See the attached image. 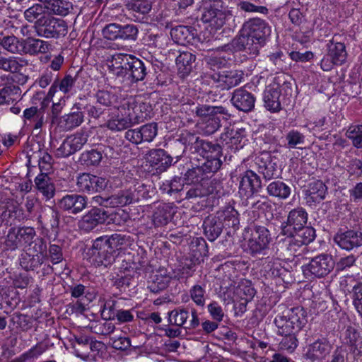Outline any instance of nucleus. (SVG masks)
Listing matches in <instances>:
<instances>
[{
    "mask_svg": "<svg viewBox=\"0 0 362 362\" xmlns=\"http://www.w3.org/2000/svg\"><path fill=\"white\" fill-rule=\"evenodd\" d=\"M144 105V104L138 105L133 96L122 99L117 107V112L110 115L105 126L111 131L121 132L139 124L144 117L137 111H141Z\"/></svg>",
    "mask_w": 362,
    "mask_h": 362,
    "instance_id": "f257e3e1",
    "label": "nucleus"
},
{
    "mask_svg": "<svg viewBox=\"0 0 362 362\" xmlns=\"http://www.w3.org/2000/svg\"><path fill=\"white\" fill-rule=\"evenodd\" d=\"M35 254L25 253L22 255L21 265L25 270H34L40 267L47 257V247L42 241L33 247Z\"/></svg>",
    "mask_w": 362,
    "mask_h": 362,
    "instance_id": "2eb2a0df",
    "label": "nucleus"
},
{
    "mask_svg": "<svg viewBox=\"0 0 362 362\" xmlns=\"http://www.w3.org/2000/svg\"><path fill=\"white\" fill-rule=\"evenodd\" d=\"M146 159L151 166L159 172L165 171L173 163V158L161 148L151 150Z\"/></svg>",
    "mask_w": 362,
    "mask_h": 362,
    "instance_id": "412c9836",
    "label": "nucleus"
},
{
    "mask_svg": "<svg viewBox=\"0 0 362 362\" xmlns=\"http://www.w3.org/2000/svg\"><path fill=\"white\" fill-rule=\"evenodd\" d=\"M130 54L115 53L107 61L108 69L113 74L122 76L127 75V67L131 59Z\"/></svg>",
    "mask_w": 362,
    "mask_h": 362,
    "instance_id": "a878e982",
    "label": "nucleus"
},
{
    "mask_svg": "<svg viewBox=\"0 0 362 362\" xmlns=\"http://www.w3.org/2000/svg\"><path fill=\"white\" fill-rule=\"evenodd\" d=\"M107 181L105 178L88 173H83L77 178V186L81 191L94 192L104 190Z\"/></svg>",
    "mask_w": 362,
    "mask_h": 362,
    "instance_id": "f3484780",
    "label": "nucleus"
},
{
    "mask_svg": "<svg viewBox=\"0 0 362 362\" xmlns=\"http://www.w3.org/2000/svg\"><path fill=\"white\" fill-rule=\"evenodd\" d=\"M280 94L279 86L276 83L267 86L264 91V106L270 112H276L281 109Z\"/></svg>",
    "mask_w": 362,
    "mask_h": 362,
    "instance_id": "393cba45",
    "label": "nucleus"
},
{
    "mask_svg": "<svg viewBox=\"0 0 362 362\" xmlns=\"http://www.w3.org/2000/svg\"><path fill=\"white\" fill-rule=\"evenodd\" d=\"M84 121V114L81 111H74L63 115L59 122L60 128L70 131L79 127Z\"/></svg>",
    "mask_w": 362,
    "mask_h": 362,
    "instance_id": "473e14b6",
    "label": "nucleus"
},
{
    "mask_svg": "<svg viewBox=\"0 0 362 362\" xmlns=\"http://www.w3.org/2000/svg\"><path fill=\"white\" fill-rule=\"evenodd\" d=\"M35 185L37 191L47 199L52 198L55 193L54 185L45 173H41L35 178Z\"/></svg>",
    "mask_w": 362,
    "mask_h": 362,
    "instance_id": "7c9ffc66",
    "label": "nucleus"
},
{
    "mask_svg": "<svg viewBox=\"0 0 362 362\" xmlns=\"http://www.w3.org/2000/svg\"><path fill=\"white\" fill-rule=\"evenodd\" d=\"M347 57L346 47L344 43L332 40L327 45V53L320 62L322 70L329 71L335 66L344 64Z\"/></svg>",
    "mask_w": 362,
    "mask_h": 362,
    "instance_id": "0eeeda50",
    "label": "nucleus"
},
{
    "mask_svg": "<svg viewBox=\"0 0 362 362\" xmlns=\"http://www.w3.org/2000/svg\"><path fill=\"white\" fill-rule=\"evenodd\" d=\"M34 28L37 36L45 38L59 39L68 33L67 23L53 16H42L36 21Z\"/></svg>",
    "mask_w": 362,
    "mask_h": 362,
    "instance_id": "39448f33",
    "label": "nucleus"
},
{
    "mask_svg": "<svg viewBox=\"0 0 362 362\" xmlns=\"http://www.w3.org/2000/svg\"><path fill=\"white\" fill-rule=\"evenodd\" d=\"M327 189L326 185L321 180L313 181L303 190L304 199L309 205L319 203L325 198Z\"/></svg>",
    "mask_w": 362,
    "mask_h": 362,
    "instance_id": "4be33fe9",
    "label": "nucleus"
},
{
    "mask_svg": "<svg viewBox=\"0 0 362 362\" xmlns=\"http://www.w3.org/2000/svg\"><path fill=\"white\" fill-rule=\"evenodd\" d=\"M87 204V198L77 194H66L58 202L59 209L73 214L81 212Z\"/></svg>",
    "mask_w": 362,
    "mask_h": 362,
    "instance_id": "a211bd4d",
    "label": "nucleus"
},
{
    "mask_svg": "<svg viewBox=\"0 0 362 362\" xmlns=\"http://www.w3.org/2000/svg\"><path fill=\"white\" fill-rule=\"evenodd\" d=\"M243 78V72L238 70L223 71L211 75L214 83L222 90H228L238 86Z\"/></svg>",
    "mask_w": 362,
    "mask_h": 362,
    "instance_id": "4468645a",
    "label": "nucleus"
},
{
    "mask_svg": "<svg viewBox=\"0 0 362 362\" xmlns=\"http://www.w3.org/2000/svg\"><path fill=\"white\" fill-rule=\"evenodd\" d=\"M175 213V211L173 206L168 204L160 205L153 214L152 221L154 226L159 227L166 225L171 220Z\"/></svg>",
    "mask_w": 362,
    "mask_h": 362,
    "instance_id": "2f4dec72",
    "label": "nucleus"
},
{
    "mask_svg": "<svg viewBox=\"0 0 362 362\" xmlns=\"http://www.w3.org/2000/svg\"><path fill=\"white\" fill-rule=\"evenodd\" d=\"M42 5L49 15L67 16L73 9V4L69 0H37Z\"/></svg>",
    "mask_w": 362,
    "mask_h": 362,
    "instance_id": "5701e85b",
    "label": "nucleus"
},
{
    "mask_svg": "<svg viewBox=\"0 0 362 362\" xmlns=\"http://www.w3.org/2000/svg\"><path fill=\"white\" fill-rule=\"evenodd\" d=\"M204 233L210 241L215 240L222 232V224L214 219L206 220L204 223Z\"/></svg>",
    "mask_w": 362,
    "mask_h": 362,
    "instance_id": "09e8293b",
    "label": "nucleus"
},
{
    "mask_svg": "<svg viewBox=\"0 0 362 362\" xmlns=\"http://www.w3.org/2000/svg\"><path fill=\"white\" fill-rule=\"evenodd\" d=\"M332 345L326 341H316L310 344L307 351V356L312 361L325 358L332 351Z\"/></svg>",
    "mask_w": 362,
    "mask_h": 362,
    "instance_id": "bb28decb",
    "label": "nucleus"
},
{
    "mask_svg": "<svg viewBox=\"0 0 362 362\" xmlns=\"http://www.w3.org/2000/svg\"><path fill=\"white\" fill-rule=\"evenodd\" d=\"M124 238L121 234L98 238L89 250L90 262L95 267L106 268L113 264L117 252L122 249Z\"/></svg>",
    "mask_w": 362,
    "mask_h": 362,
    "instance_id": "f03ea898",
    "label": "nucleus"
},
{
    "mask_svg": "<svg viewBox=\"0 0 362 362\" xmlns=\"http://www.w3.org/2000/svg\"><path fill=\"white\" fill-rule=\"evenodd\" d=\"M279 347L281 350L286 351L288 352H293L297 347V339L296 333L288 334L284 335L283 338L279 342Z\"/></svg>",
    "mask_w": 362,
    "mask_h": 362,
    "instance_id": "052dcab7",
    "label": "nucleus"
},
{
    "mask_svg": "<svg viewBox=\"0 0 362 362\" xmlns=\"http://www.w3.org/2000/svg\"><path fill=\"white\" fill-rule=\"evenodd\" d=\"M108 218L106 211L93 207L84 214L78 221V228L85 232H89L98 225L104 223Z\"/></svg>",
    "mask_w": 362,
    "mask_h": 362,
    "instance_id": "ddd939ff",
    "label": "nucleus"
},
{
    "mask_svg": "<svg viewBox=\"0 0 362 362\" xmlns=\"http://www.w3.org/2000/svg\"><path fill=\"white\" fill-rule=\"evenodd\" d=\"M102 159V154L100 151L91 150L83 153L81 156V160L86 165H96Z\"/></svg>",
    "mask_w": 362,
    "mask_h": 362,
    "instance_id": "680f3d73",
    "label": "nucleus"
},
{
    "mask_svg": "<svg viewBox=\"0 0 362 362\" xmlns=\"http://www.w3.org/2000/svg\"><path fill=\"white\" fill-rule=\"evenodd\" d=\"M134 199L133 192L129 190L123 191L112 197V203L117 206H123L129 204Z\"/></svg>",
    "mask_w": 362,
    "mask_h": 362,
    "instance_id": "e2e57ef3",
    "label": "nucleus"
},
{
    "mask_svg": "<svg viewBox=\"0 0 362 362\" xmlns=\"http://www.w3.org/2000/svg\"><path fill=\"white\" fill-rule=\"evenodd\" d=\"M228 55L229 54L222 51L215 52L207 59V64L213 70L222 68L226 65L230 59Z\"/></svg>",
    "mask_w": 362,
    "mask_h": 362,
    "instance_id": "49530a36",
    "label": "nucleus"
},
{
    "mask_svg": "<svg viewBox=\"0 0 362 362\" xmlns=\"http://www.w3.org/2000/svg\"><path fill=\"white\" fill-rule=\"evenodd\" d=\"M88 135L85 132H78L68 136L57 149V154L67 157L81 149L88 141Z\"/></svg>",
    "mask_w": 362,
    "mask_h": 362,
    "instance_id": "9b49d317",
    "label": "nucleus"
},
{
    "mask_svg": "<svg viewBox=\"0 0 362 362\" xmlns=\"http://www.w3.org/2000/svg\"><path fill=\"white\" fill-rule=\"evenodd\" d=\"M288 148H296L298 145H302L305 142V136L298 130H291L286 135Z\"/></svg>",
    "mask_w": 362,
    "mask_h": 362,
    "instance_id": "bf43d9fd",
    "label": "nucleus"
},
{
    "mask_svg": "<svg viewBox=\"0 0 362 362\" xmlns=\"http://www.w3.org/2000/svg\"><path fill=\"white\" fill-rule=\"evenodd\" d=\"M357 148H362V124H354L349 127L345 134Z\"/></svg>",
    "mask_w": 362,
    "mask_h": 362,
    "instance_id": "3c124183",
    "label": "nucleus"
},
{
    "mask_svg": "<svg viewBox=\"0 0 362 362\" xmlns=\"http://www.w3.org/2000/svg\"><path fill=\"white\" fill-rule=\"evenodd\" d=\"M201 20L215 29L221 28L233 18L232 11L225 6L221 0H206L200 7Z\"/></svg>",
    "mask_w": 362,
    "mask_h": 362,
    "instance_id": "7ed1b4c3",
    "label": "nucleus"
},
{
    "mask_svg": "<svg viewBox=\"0 0 362 362\" xmlns=\"http://www.w3.org/2000/svg\"><path fill=\"white\" fill-rule=\"evenodd\" d=\"M195 112L197 116L208 119L214 114L226 115L227 110L223 107L202 105L196 107Z\"/></svg>",
    "mask_w": 362,
    "mask_h": 362,
    "instance_id": "864d4df0",
    "label": "nucleus"
},
{
    "mask_svg": "<svg viewBox=\"0 0 362 362\" xmlns=\"http://www.w3.org/2000/svg\"><path fill=\"white\" fill-rule=\"evenodd\" d=\"M170 35L175 43L185 45L194 40V30L192 27L179 25L171 29Z\"/></svg>",
    "mask_w": 362,
    "mask_h": 362,
    "instance_id": "cd10ccee",
    "label": "nucleus"
},
{
    "mask_svg": "<svg viewBox=\"0 0 362 362\" xmlns=\"http://www.w3.org/2000/svg\"><path fill=\"white\" fill-rule=\"evenodd\" d=\"M242 30L245 35L257 39L263 44L271 34V28L260 18L250 19L244 23Z\"/></svg>",
    "mask_w": 362,
    "mask_h": 362,
    "instance_id": "f8f14e48",
    "label": "nucleus"
},
{
    "mask_svg": "<svg viewBox=\"0 0 362 362\" xmlns=\"http://www.w3.org/2000/svg\"><path fill=\"white\" fill-rule=\"evenodd\" d=\"M354 305L362 317V283L356 284L352 288Z\"/></svg>",
    "mask_w": 362,
    "mask_h": 362,
    "instance_id": "0e129e2a",
    "label": "nucleus"
},
{
    "mask_svg": "<svg viewBox=\"0 0 362 362\" xmlns=\"http://www.w3.org/2000/svg\"><path fill=\"white\" fill-rule=\"evenodd\" d=\"M195 59V55L190 52H180L175 61L179 73L183 76L189 74L192 69V63Z\"/></svg>",
    "mask_w": 362,
    "mask_h": 362,
    "instance_id": "4c0bfd02",
    "label": "nucleus"
},
{
    "mask_svg": "<svg viewBox=\"0 0 362 362\" xmlns=\"http://www.w3.org/2000/svg\"><path fill=\"white\" fill-rule=\"evenodd\" d=\"M308 221V214L303 208H297L291 210L287 217L286 225L283 228L284 234H289L300 229L305 226Z\"/></svg>",
    "mask_w": 362,
    "mask_h": 362,
    "instance_id": "6ab92c4d",
    "label": "nucleus"
},
{
    "mask_svg": "<svg viewBox=\"0 0 362 362\" xmlns=\"http://www.w3.org/2000/svg\"><path fill=\"white\" fill-rule=\"evenodd\" d=\"M221 218L226 226L235 227L239 224L238 213L233 207L228 206L222 212Z\"/></svg>",
    "mask_w": 362,
    "mask_h": 362,
    "instance_id": "13d9d810",
    "label": "nucleus"
},
{
    "mask_svg": "<svg viewBox=\"0 0 362 362\" xmlns=\"http://www.w3.org/2000/svg\"><path fill=\"white\" fill-rule=\"evenodd\" d=\"M22 64H20L18 59L16 57H0V69L12 73L18 72L21 70Z\"/></svg>",
    "mask_w": 362,
    "mask_h": 362,
    "instance_id": "4d7b16f0",
    "label": "nucleus"
},
{
    "mask_svg": "<svg viewBox=\"0 0 362 362\" xmlns=\"http://www.w3.org/2000/svg\"><path fill=\"white\" fill-rule=\"evenodd\" d=\"M96 103L101 106L109 107H118L116 105L117 101V95L111 90H99L95 94Z\"/></svg>",
    "mask_w": 362,
    "mask_h": 362,
    "instance_id": "79ce46f5",
    "label": "nucleus"
},
{
    "mask_svg": "<svg viewBox=\"0 0 362 362\" xmlns=\"http://www.w3.org/2000/svg\"><path fill=\"white\" fill-rule=\"evenodd\" d=\"M259 40L253 38L241 30L240 34L237 39V45L240 49L246 51L250 54L256 55L259 52V49L263 45Z\"/></svg>",
    "mask_w": 362,
    "mask_h": 362,
    "instance_id": "c85d7f7f",
    "label": "nucleus"
},
{
    "mask_svg": "<svg viewBox=\"0 0 362 362\" xmlns=\"http://www.w3.org/2000/svg\"><path fill=\"white\" fill-rule=\"evenodd\" d=\"M125 6L132 12L146 14L151 10L152 5L150 0H127Z\"/></svg>",
    "mask_w": 362,
    "mask_h": 362,
    "instance_id": "a18cd8bd",
    "label": "nucleus"
},
{
    "mask_svg": "<svg viewBox=\"0 0 362 362\" xmlns=\"http://www.w3.org/2000/svg\"><path fill=\"white\" fill-rule=\"evenodd\" d=\"M334 241L341 249L351 250L362 245V232L355 230H339L334 235Z\"/></svg>",
    "mask_w": 362,
    "mask_h": 362,
    "instance_id": "dca6fc26",
    "label": "nucleus"
},
{
    "mask_svg": "<svg viewBox=\"0 0 362 362\" xmlns=\"http://www.w3.org/2000/svg\"><path fill=\"white\" fill-rule=\"evenodd\" d=\"M351 176L359 177L362 175V161L358 158H352L346 167Z\"/></svg>",
    "mask_w": 362,
    "mask_h": 362,
    "instance_id": "774afa93",
    "label": "nucleus"
},
{
    "mask_svg": "<svg viewBox=\"0 0 362 362\" xmlns=\"http://www.w3.org/2000/svg\"><path fill=\"white\" fill-rule=\"evenodd\" d=\"M191 300L199 307H204L206 303V290L205 284H196L189 290Z\"/></svg>",
    "mask_w": 362,
    "mask_h": 362,
    "instance_id": "37998d69",
    "label": "nucleus"
},
{
    "mask_svg": "<svg viewBox=\"0 0 362 362\" xmlns=\"http://www.w3.org/2000/svg\"><path fill=\"white\" fill-rule=\"evenodd\" d=\"M284 244L288 255L293 257L300 256L305 249V246L292 235H288Z\"/></svg>",
    "mask_w": 362,
    "mask_h": 362,
    "instance_id": "c03bdc74",
    "label": "nucleus"
},
{
    "mask_svg": "<svg viewBox=\"0 0 362 362\" xmlns=\"http://www.w3.org/2000/svg\"><path fill=\"white\" fill-rule=\"evenodd\" d=\"M157 134V124L151 122L139 128L128 129L125 132V138L134 144H140L143 142H151Z\"/></svg>",
    "mask_w": 362,
    "mask_h": 362,
    "instance_id": "9d476101",
    "label": "nucleus"
},
{
    "mask_svg": "<svg viewBox=\"0 0 362 362\" xmlns=\"http://www.w3.org/2000/svg\"><path fill=\"white\" fill-rule=\"evenodd\" d=\"M274 323L278 328V333L281 336L298 332L295 329V326L291 324L290 321L287 320L286 317H284L283 314L276 317Z\"/></svg>",
    "mask_w": 362,
    "mask_h": 362,
    "instance_id": "5fc2aeb1",
    "label": "nucleus"
},
{
    "mask_svg": "<svg viewBox=\"0 0 362 362\" xmlns=\"http://www.w3.org/2000/svg\"><path fill=\"white\" fill-rule=\"evenodd\" d=\"M127 74H129L135 81L144 80L146 75L144 62L132 55L127 67Z\"/></svg>",
    "mask_w": 362,
    "mask_h": 362,
    "instance_id": "c9c22d12",
    "label": "nucleus"
},
{
    "mask_svg": "<svg viewBox=\"0 0 362 362\" xmlns=\"http://www.w3.org/2000/svg\"><path fill=\"white\" fill-rule=\"evenodd\" d=\"M45 11L40 4H35L24 12L25 19L29 22L38 20L37 18Z\"/></svg>",
    "mask_w": 362,
    "mask_h": 362,
    "instance_id": "69168bd1",
    "label": "nucleus"
},
{
    "mask_svg": "<svg viewBox=\"0 0 362 362\" xmlns=\"http://www.w3.org/2000/svg\"><path fill=\"white\" fill-rule=\"evenodd\" d=\"M231 102L238 110L249 112L255 107V98L251 93L240 88L233 92Z\"/></svg>",
    "mask_w": 362,
    "mask_h": 362,
    "instance_id": "b1692460",
    "label": "nucleus"
},
{
    "mask_svg": "<svg viewBox=\"0 0 362 362\" xmlns=\"http://www.w3.org/2000/svg\"><path fill=\"white\" fill-rule=\"evenodd\" d=\"M267 193L280 199H286L291 194V187L284 182L276 180L269 183L267 187Z\"/></svg>",
    "mask_w": 362,
    "mask_h": 362,
    "instance_id": "58836bf2",
    "label": "nucleus"
},
{
    "mask_svg": "<svg viewBox=\"0 0 362 362\" xmlns=\"http://www.w3.org/2000/svg\"><path fill=\"white\" fill-rule=\"evenodd\" d=\"M269 230L262 226L245 228L243 233L244 250L252 255L264 254L271 241Z\"/></svg>",
    "mask_w": 362,
    "mask_h": 362,
    "instance_id": "20e7f679",
    "label": "nucleus"
},
{
    "mask_svg": "<svg viewBox=\"0 0 362 362\" xmlns=\"http://www.w3.org/2000/svg\"><path fill=\"white\" fill-rule=\"evenodd\" d=\"M168 321L171 325L185 329H194L199 325L197 311L193 308L189 313L185 308H176L168 313Z\"/></svg>",
    "mask_w": 362,
    "mask_h": 362,
    "instance_id": "1a4fd4ad",
    "label": "nucleus"
},
{
    "mask_svg": "<svg viewBox=\"0 0 362 362\" xmlns=\"http://www.w3.org/2000/svg\"><path fill=\"white\" fill-rule=\"evenodd\" d=\"M332 257L327 254H321L313 257L308 264L302 266L304 276L308 279L323 277L334 268Z\"/></svg>",
    "mask_w": 362,
    "mask_h": 362,
    "instance_id": "423d86ee",
    "label": "nucleus"
},
{
    "mask_svg": "<svg viewBox=\"0 0 362 362\" xmlns=\"http://www.w3.org/2000/svg\"><path fill=\"white\" fill-rule=\"evenodd\" d=\"M76 82L75 78L71 75L65 76L62 80H56L52 84L48 91L47 98L52 100L58 89L64 94L69 93L74 86Z\"/></svg>",
    "mask_w": 362,
    "mask_h": 362,
    "instance_id": "c756f323",
    "label": "nucleus"
},
{
    "mask_svg": "<svg viewBox=\"0 0 362 362\" xmlns=\"http://www.w3.org/2000/svg\"><path fill=\"white\" fill-rule=\"evenodd\" d=\"M16 235V243L19 247H26L30 245L35 236V231L31 227L15 228Z\"/></svg>",
    "mask_w": 362,
    "mask_h": 362,
    "instance_id": "a19ab883",
    "label": "nucleus"
},
{
    "mask_svg": "<svg viewBox=\"0 0 362 362\" xmlns=\"http://www.w3.org/2000/svg\"><path fill=\"white\" fill-rule=\"evenodd\" d=\"M90 339L91 338L87 336H80L76 337V341L74 343V347L78 356L83 358L88 356V347Z\"/></svg>",
    "mask_w": 362,
    "mask_h": 362,
    "instance_id": "6e6d98bb",
    "label": "nucleus"
},
{
    "mask_svg": "<svg viewBox=\"0 0 362 362\" xmlns=\"http://www.w3.org/2000/svg\"><path fill=\"white\" fill-rule=\"evenodd\" d=\"M261 187L259 177L252 170H247L241 177L239 192L246 197H250Z\"/></svg>",
    "mask_w": 362,
    "mask_h": 362,
    "instance_id": "aec40b11",
    "label": "nucleus"
},
{
    "mask_svg": "<svg viewBox=\"0 0 362 362\" xmlns=\"http://www.w3.org/2000/svg\"><path fill=\"white\" fill-rule=\"evenodd\" d=\"M50 44L40 39L37 38H28L23 40V51L31 55L37 54L40 53H46L50 48Z\"/></svg>",
    "mask_w": 362,
    "mask_h": 362,
    "instance_id": "72a5a7b5",
    "label": "nucleus"
},
{
    "mask_svg": "<svg viewBox=\"0 0 362 362\" xmlns=\"http://www.w3.org/2000/svg\"><path fill=\"white\" fill-rule=\"evenodd\" d=\"M288 235H293L305 246L315 239V232L313 228L304 226Z\"/></svg>",
    "mask_w": 362,
    "mask_h": 362,
    "instance_id": "8fccbe9b",
    "label": "nucleus"
},
{
    "mask_svg": "<svg viewBox=\"0 0 362 362\" xmlns=\"http://www.w3.org/2000/svg\"><path fill=\"white\" fill-rule=\"evenodd\" d=\"M0 45L11 53H21L23 51V41L20 42L13 35L4 37L0 40Z\"/></svg>",
    "mask_w": 362,
    "mask_h": 362,
    "instance_id": "de8ad7c7",
    "label": "nucleus"
},
{
    "mask_svg": "<svg viewBox=\"0 0 362 362\" xmlns=\"http://www.w3.org/2000/svg\"><path fill=\"white\" fill-rule=\"evenodd\" d=\"M204 162L201 168L204 173H215L221 165V148L220 145L209 141H203L201 145V153Z\"/></svg>",
    "mask_w": 362,
    "mask_h": 362,
    "instance_id": "6e6552de",
    "label": "nucleus"
},
{
    "mask_svg": "<svg viewBox=\"0 0 362 362\" xmlns=\"http://www.w3.org/2000/svg\"><path fill=\"white\" fill-rule=\"evenodd\" d=\"M170 279L171 277L167 275L165 270H159L153 276L148 288L153 293H158L168 286Z\"/></svg>",
    "mask_w": 362,
    "mask_h": 362,
    "instance_id": "ea45409f",
    "label": "nucleus"
},
{
    "mask_svg": "<svg viewBox=\"0 0 362 362\" xmlns=\"http://www.w3.org/2000/svg\"><path fill=\"white\" fill-rule=\"evenodd\" d=\"M138 34V29L134 25H125L124 26L120 25L119 37L122 40H134L136 38Z\"/></svg>",
    "mask_w": 362,
    "mask_h": 362,
    "instance_id": "338daca9",
    "label": "nucleus"
},
{
    "mask_svg": "<svg viewBox=\"0 0 362 362\" xmlns=\"http://www.w3.org/2000/svg\"><path fill=\"white\" fill-rule=\"evenodd\" d=\"M282 314L284 317H286L287 320L290 321L291 324L295 326V329L298 332L301 329L307 322L305 311L300 307L286 310Z\"/></svg>",
    "mask_w": 362,
    "mask_h": 362,
    "instance_id": "f704fd0d",
    "label": "nucleus"
},
{
    "mask_svg": "<svg viewBox=\"0 0 362 362\" xmlns=\"http://www.w3.org/2000/svg\"><path fill=\"white\" fill-rule=\"evenodd\" d=\"M24 122L33 124L34 129H38L41 128L45 122L44 111L37 107H30L26 108L23 111Z\"/></svg>",
    "mask_w": 362,
    "mask_h": 362,
    "instance_id": "e433bc0d",
    "label": "nucleus"
},
{
    "mask_svg": "<svg viewBox=\"0 0 362 362\" xmlns=\"http://www.w3.org/2000/svg\"><path fill=\"white\" fill-rule=\"evenodd\" d=\"M48 349V345L45 342H39L28 351L22 354L24 361H33L37 359Z\"/></svg>",
    "mask_w": 362,
    "mask_h": 362,
    "instance_id": "603ef678",
    "label": "nucleus"
}]
</instances>
